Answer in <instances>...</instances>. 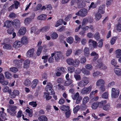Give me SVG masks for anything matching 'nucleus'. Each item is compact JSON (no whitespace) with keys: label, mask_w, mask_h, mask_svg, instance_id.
<instances>
[{"label":"nucleus","mask_w":121,"mask_h":121,"mask_svg":"<svg viewBox=\"0 0 121 121\" xmlns=\"http://www.w3.org/2000/svg\"><path fill=\"white\" fill-rule=\"evenodd\" d=\"M9 40L8 39H5L3 40L2 43L4 45L3 48L7 50H10L12 49L11 44L9 42Z\"/></svg>","instance_id":"f257e3e1"},{"label":"nucleus","mask_w":121,"mask_h":121,"mask_svg":"<svg viewBox=\"0 0 121 121\" xmlns=\"http://www.w3.org/2000/svg\"><path fill=\"white\" fill-rule=\"evenodd\" d=\"M53 87V86L51 82H48L47 83L45 90L47 92L50 94V95H52L55 93Z\"/></svg>","instance_id":"f03ea898"},{"label":"nucleus","mask_w":121,"mask_h":121,"mask_svg":"<svg viewBox=\"0 0 121 121\" xmlns=\"http://www.w3.org/2000/svg\"><path fill=\"white\" fill-rule=\"evenodd\" d=\"M9 93L10 97L12 99L15 98L16 96H19L20 94L18 90H14L12 92L11 89L9 91Z\"/></svg>","instance_id":"7ed1b4c3"},{"label":"nucleus","mask_w":121,"mask_h":121,"mask_svg":"<svg viewBox=\"0 0 121 121\" xmlns=\"http://www.w3.org/2000/svg\"><path fill=\"white\" fill-rule=\"evenodd\" d=\"M87 10L85 8H83L76 13V15L82 17L86 16L87 14Z\"/></svg>","instance_id":"20e7f679"},{"label":"nucleus","mask_w":121,"mask_h":121,"mask_svg":"<svg viewBox=\"0 0 121 121\" xmlns=\"http://www.w3.org/2000/svg\"><path fill=\"white\" fill-rule=\"evenodd\" d=\"M118 89H116L114 88H112L111 96L112 98H117L118 96L119 93Z\"/></svg>","instance_id":"39448f33"},{"label":"nucleus","mask_w":121,"mask_h":121,"mask_svg":"<svg viewBox=\"0 0 121 121\" xmlns=\"http://www.w3.org/2000/svg\"><path fill=\"white\" fill-rule=\"evenodd\" d=\"M92 86L90 85L88 87H85L81 90V93L83 94H89L91 92Z\"/></svg>","instance_id":"423d86ee"},{"label":"nucleus","mask_w":121,"mask_h":121,"mask_svg":"<svg viewBox=\"0 0 121 121\" xmlns=\"http://www.w3.org/2000/svg\"><path fill=\"white\" fill-rule=\"evenodd\" d=\"M62 54L60 52H56L55 55L54 57L55 60L56 61H59V60H60L62 57Z\"/></svg>","instance_id":"0eeeda50"},{"label":"nucleus","mask_w":121,"mask_h":121,"mask_svg":"<svg viewBox=\"0 0 121 121\" xmlns=\"http://www.w3.org/2000/svg\"><path fill=\"white\" fill-rule=\"evenodd\" d=\"M21 60H20L17 59L14 60H13V64H14L15 66L17 67L18 68H20L22 66V60L23 59H21Z\"/></svg>","instance_id":"6e6552de"},{"label":"nucleus","mask_w":121,"mask_h":121,"mask_svg":"<svg viewBox=\"0 0 121 121\" xmlns=\"http://www.w3.org/2000/svg\"><path fill=\"white\" fill-rule=\"evenodd\" d=\"M35 50L33 48L28 50L26 53V56L28 57H31L34 54Z\"/></svg>","instance_id":"1a4fd4ad"},{"label":"nucleus","mask_w":121,"mask_h":121,"mask_svg":"<svg viewBox=\"0 0 121 121\" xmlns=\"http://www.w3.org/2000/svg\"><path fill=\"white\" fill-rule=\"evenodd\" d=\"M105 5L104 4L101 5L99 7L98 12L102 14H103L105 12Z\"/></svg>","instance_id":"9d476101"},{"label":"nucleus","mask_w":121,"mask_h":121,"mask_svg":"<svg viewBox=\"0 0 121 121\" xmlns=\"http://www.w3.org/2000/svg\"><path fill=\"white\" fill-rule=\"evenodd\" d=\"M20 22L17 19L14 20L13 22V25L15 28H19Z\"/></svg>","instance_id":"9b49d317"},{"label":"nucleus","mask_w":121,"mask_h":121,"mask_svg":"<svg viewBox=\"0 0 121 121\" xmlns=\"http://www.w3.org/2000/svg\"><path fill=\"white\" fill-rule=\"evenodd\" d=\"M67 81L65 82L64 85L66 86H68L71 85L70 86L71 87H72L73 86V85L72 84V83L73 82V81L70 79H68V80H66Z\"/></svg>","instance_id":"f8f14e48"},{"label":"nucleus","mask_w":121,"mask_h":121,"mask_svg":"<svg viewBox=\"0 0 121 121\" xmlns=\"http://www.w3.org/2000/svg\"><path fill=\"white\" fill-rule=\"evenodd\" d=\"M26 29L25 27H22L19 30L18 33H19L20 35H23L26 33Z\"/></svg>","instance_id":"ddd939ff"},{"label":"nucleus","mask_w":121,"mask_h":121,"mask_svg":"<svg viewBox=\"0 0 121 121\" xmlns=\"http://www.w3.org/2000/svg\"><path fill=\"white\" fill-rule=\"evenodd\" d=\"M89 45L90 46H91L92 45L93 47L94 48H96L97 47V42L92 39H90L89 41Z\"/></svg>","instance_id":"4468645a"},{"label":"nucleus","mask_w":121,"mask_h":121,"mask_svg":"<svg viewBox=\"0 0 121 121\" xmlns=\"http://www.w3.org/2000/svg\"><path fill=\"white\" fill-rule=\"evenodd\" d=\"M4 24V27L5 26L6 27L9 28L13 25V22L9 20H7L5 22Z\"/></svg>","instance_id":"2eb2a0df"},{"label":"nucleus","mask_w":121,"mask_h":121,"mask_svg":"<svg viewBox=\"0 0 121 121\" xmlns=\"http://www.w3.org/2000/svg\"><path fill=\"white\" fill-rule=\"evenodd\" d=\"M22 46V42L20 41L17 40L14 43V47L16 48H18Z\"/></svg>","instance_id":"dca6fc26"},{"label":"nucleus","mask_w":121,"mask_h":121,"mask_svg":"<svg viewBox=\"0 0 121 121\" xmlns=\"http://www.w3.org/2000/svg\"><path fill=\"white\" fill-rule=\"evenodd\" d=\"M97 65L96 66V67L97 68H100L103 67V63L100 60H98L96 63Z\"/></svg>","instance_id":"f3484780"},{"label":"nucleus","mask_w":121,"mask_h":121,"mask_svg":"<svg viewBox=\"0 0 121 121\" xmlns=\"http://www.w3.org/2000/svg\"><path fill=\"white\" fill-rule=\"evenodd\" d=\"M83 0H78L77 1V4L78 8H81L84 7L85 5H83Z\"/></svg>","instance_id":"a211bd4d"},{"label":"nucleus","mask_w":121,"mask_h":121,"mask_svg":"<svg viewBox=\"0 0 121 121\" xmlns=\"http://www.w3.org/2000/svg\"><path fill=\"white\" fill-rule=\"evenodd\" d=\"M30 60L28 59H26L24 62V67L26 68H28L30 65Z\"/></svg>","instance_id":"6ab92c4d"},{"label":"nucleus","mask_w":121,"mask_h":121,"mask_svg":"<svg viewBox=\"0 0 121 121\" xmlns=\"http://www.w3.org/2000/svg\"><path fill=\"white\" fill-rule=\"evenodd\" d=\"M47 16L46 15L42 14L38 17L37 19L38 20H45L46 19Z\"/></svg>","instance_id":"aec40b11"},{"label":"nucleus","mask_w":121,"mask_h":121,"mask_svg":"<svg viewBox=\"0 0 121 121\" xmlns=\"http://www.w3.org/2000/svg\"><path fill=\"white\" fill-rule=\"evenodd\" d=\"M105 82L102 79H99L98 80L96 83V85L98 86H101L104 84Z\"/></svg>","instance_id":"412c9836"},{"label":"nucleus","mask_w":121,"mask_h":121,"mask_svg":"<svg viewBox=\"0 0 121 121\" xmlns=\"http://www.w3.org/2000/svg\"><path fill=\"white\" fill-rule=\"evenodd\" d=\"M39 80L38 79H34L32 82L33 84L31 86V87L32 89L35 88Z\"/></svg>","instance_id":"4be33fe9"},{"label":"nucleus","mask_w":121,"mask_h":121,"mask_svg":"<svg viewBox=\"0 0 121 121\" xmlns=\"http://www.w3.org/2000/svg\"><path fill=\"white\" fill-rule=\"evenodd\" d=\"M39 121H48V119L46 117L45 115H41L38 118Z\"/></svg>","instance_id":"5701e85b"},{"label":"nucleus","mask_w":121,"mask_h":121,"mask_svg":"<svg viewBox=\"0 0 121 121\" xmlns=\"http://www.w3.org/2000/svg\"><path fill=\"white\" fill-rule=\"evenodd\" d=\"M4 75L6 78L9 79H10L12 77L11 73L9 72H5L4 73Z\"/></svg>","instance_id":"b1692460"},{"label":"nucleus","mask_w":121,"mask_h":121,"mask_svg":"<svg viewBox=\"0 0 121 121\" xmlns=\"http://www.w3.org/2000/svg\"><path fill=\"white\" fill-rule=\"evenodd\" d=\"M55 70L56 72H60L61 73L62 72L64 73L65 72V69L62 67H57L56 69Z\"/></svg>","instance_id":"393cba45"},{"label":"nucleus","mask_w":121,"mask_h":121,"mask_svg":"<svg viewBox=\"0 0 121 121\" xmlns=\"http://www.w3.org/2000/svg\"><path fill=\"white\" fill-rule=\"evenodd\" d=\"M91 55L92 56H94L93 60H95L99 57V55L98 54L94 51L92 52L91 54Z\"/></svg>","instance_id":"a878e982"},{"label":"nucleus","mask_w":121,"mask_h":121,"mask_svg":"<svg viewBox=\"0 0 121 121\" xmlns=\"http://www.w3.org/2000/svg\"><path fill=\"white\" fill-rule=\"evenodd\" d=\"M22 43L23 44L26 45L28 43V40L27 37L25 36H24L21 39Z\"/></svg>","instance_id":"bb28decb"},{"label":"nucleus","mask_w":121,"mask_h":121,"mask_svg":"<svg viewBox=\"0 0 121 121\" xmlns=\"http://www.w3.org/2000/svg\"><path fill=\"white\" fill-rule=\"evenodd\" d=\"M115 73L118 76L121 75V69L118 68H115L114 69Z\"/></svg>","instance_id":"cd10ccee"},{"label":"nucleus","mask_w":121,"mask_h":121,"mask_svg":"<svg viewBox=\"0 0 121 121\" xmlns=\"http://www.w3.org/2000/svg\"><path fill=\"white\" fill-rule=\"evenodd\" d=\"M99 106V104L97 101L94 102L93 103L91 106L92 108L93 109H96Z\"/></svg>","instance_id":"c85d7f7f"},{"label":"nucleus","mask_w":121,"mask_h":121,"mask_svg":"<svg viewBox=\"0 0 121 121\" xmlns=\"http://www.w3.org/2000/svg\"><path fill=\"white\" fill-rule=\"evenodd\" d=\"M80 63V61L79 60L76 59L73 61L72 66L75 67H77L79 65Z\"/></svg>","instance_id":"c756f323"},{"label":"nucleus","mask_w":121,"mask_h":121,"mask_svg":"<svg viewBox=\"0 0 121 121\" xmlns=\"http://www.w3.org/2000/svg\"><path fill=\"white\" fill-rule=\"evenodd\" d=\"M116 53V57L117 58H119L121 57V50L118 49L115 52Z\"/></svg>","instance_id":"7c9ffc66"},{"label":"nucleus","mask_w":121,"mask_h":121,"mask_svg":"<svg viewBox=\"0 0 121 121\" xmlns=\"http://www.w3.org/2000/svg\"><path fill=\"white\" fill-rule=\"evenodd\" d=\"M63 22V19H61L58 20L56 24L55 25V26L57 27L60 25H62Z\"/></svg>","instance_id":"2f4dec72"},{"label":"nucleus","mask_w":121,"mask_h":121,"mask_svg":"<svg viewBox=\"0 0 121 121\" xmlns=\"http://www.w3.org/2000/svg\"><path fill=\"white\" fill-rule=\"evenodd\" d=\"M89 49L87 47H85L84 49V54L86 56H87L90 54Z\"/></svg>","instance_id":"473e14b6"},{"label":"nucleus","mask_w":121,"mask_h":121,"mask_svg":"<svg viewBox=\"0 0 121 121\" xmlns=\"http://www.w3.org/2000/svg\"><path fill=\"white\" fill-rule=\"evenodd\" d=\"M110 104H108L104 105L103 107V109L105 111L109 110L110 109Z\"/></svg>","instance_id":"72a5a7b5"},{"label":"nucleus","mask_w":121,"mask_h":121,"mask_svg":"<svg viewBox=\"0 0 121 121\" xmlns=\"http://www.w3.org/2000/svg\"><path fill=\"white\" fill-rule=\"evenodd\" d=\"M106 103L107 101L106 100L101 101L99 102H98V103L99 104L98 107L99 108H103V106Z\"/></svg>","instance_id":"f704fd0d"},{"label":"nucleus","mask_w":121,"mask_h":121,"mask_svg":"<svg viewBox=\"0 0 121 121\" xmlns=\"http://www.w3.org/2000/svg\"><path fill=\"white\" fill-rule=\"evenodd\" d=\"M101 15L99 13H96L95 15V19L96 21L99 20L102 17Z\"/></svg>","instance_id":"c9c22d12"},{"label":"nucleus","mask_w":121,"mask_h":121,"mask_svg":"<svg viewBox=\"0 0 121 121\" xmlns=\"http://www.w3.org/2000/svg\"><path fill=\"white\" fill-rule=\"evenodd\" d=\"M66 41L68 43L71 44L73 42V39L72 37L69 36L67 38Z\"/></svg>","instance_id":"e433bc0d"},{"label":"nucleus","mask_w":121,"mask_h":121,"mask_svg":"<svg viewBox=\"0 0 121 121\" xmlns=\"http://www.w3.org/2000/svg\"><path fill=\"white\" fill-rule=\"evenodd\" d=\"M42 46H40L38 48L36 52V54L37 56H39L41 53L42 50Z\"/></svg>","instance_id":"4c0bfd02"},{"label":"nucleus","mask_w":121,"mask_h":121,"mask_svg":"<svg viewBox=\"0 0 121 121\" xmlns=\"http://www.w3.org/2000/svg\"><path fill=\"white\" fill-rule=\"evenodd\" d=\"M49 29V27L48 26H45L39 29L40 32H46L48 31Z\"/></svg>","instance_id":"58836bf2"},{"label":"nucleus","mask_w":121,"mask_h":121,"mask_svg":"<svg viewBox=\"0 0 121 121\" xmlns=\"http://www.w3.org/2000/svg\"><path fill=\"white\" fill-rule=\"evenodd\" d=\"M66 61L67 63L69 65H73L74 60L72 58H69L67 59Z\"/></svg>","instance_id":"ea45409f"},{"label":"nucleus","mask_w":121,"mask_h":121,"mask_svg":"<svg viewBox=\"0 0 121 121\" xmlns=\"http://www.w3.org/2000/svg\"><path fill=\"white\" fill-rule=\"evenodd\" d=\"M51 38L53 39H55L57 38L58 36V34L56 32H53L51 35Z\"/></svg>","instance_id":"a19ab883"},{"label":"nucleus","mask_w":121,"mask_h":121,"mask_svg":"<svg viewBox=\"0 0 121 121\" xmlns=\"http://www.w3.org/2000/svg\"><path fill=\"white\" fill-rule=\"evenodd\" d=\"M0 115L3 119L4 120H7L5 117L6 116V114L3 112V111H0Z\"/></svg>","instance_id":"79ce46f5"},{"label":"nucleus","mask_w":121,"mask_h":121,"mask_svg":"<svg viewBox=\"0 0 121 121\" xmlns=\"http://www.w3.org/2000/svg\"><path fill=\"white\" fill-rule=\"evenodd\" d=\"M31 82L29 79H26L24 82V84L26 86H28L30 85Z\"/></svg>","instance_id":"37998d69"},{"label":"nucleus","mask_w":121,"mask_h":121,"mask_svg":"<svg viewBox=\"0 0 121 121\" xmlns=\"http://www.w3.org/2000/svg\"><path fill=\"white\" fill-rule=\"evenodd\" d=\"M31 21L30 17H27L25 19L24 22L26 25H27L29 24Z\"/></svg>","instance_id":"c03bdc74"},{"label":"nucleus","mask_w":121,"mask_h":121,"mask_svg":"<svg viewBox=\"0 0 121 121\" xmlns=\"http://www.w3.org/2000/svg\"><path fill=\"white\" fill-rule=\"evenodd\" d=\"M80 95L78 92L76 93L74 95H72V97L73 99L74 100H76L78 98L80 97Z\"/></svg>","instance_id":"a18cd8bd"},{"label":"nucleus","mask_w":121,"mask_h":121,"mask_svg":"<svg viewBox=\"0 0 121 121\" xmlns=\"http://www.w3.org/2000/svg\"><path fill=\"white\" fill-rule=\"evenodd\" d=\"M117 39V37H113L111 39L110 42L111 44L112 45L114 44Z\"/></svg>","instance_id":"49530a36"},{"label":"nucleus","mask_w":121,"mask_h":121,"mask_svg":"<svg viewBox=\"0 0 121 121\" xmlns=\"http://www.w3.org/2000/svg\"><path fill=\"white\" fill-rule=\"evenodd\" d=\"M89 98L87 96H86L84 97L82 103L83 104H86L89 101Z\"/></svg>","instance_id":"de8ad7c7"},{"label":"nucleus","mask_w":121,"mask_h":121,"mask_svg":"<svg viewBox=\"0 0 121 121\" xmlns=\"http://www.w3.org/2000/svg\"><path fill=\"white\" fill-rule=\"evenodd\" d=\"M9 70L11 71L13 73H16L18 70L17 68L14 67L10 68Z\"/></svg>","instance_id":"09e8293b"},{"label":"nucleus","mask_w":121,"mask_h":121,"mask_svg":"<svg viewBox=\"0 0 121 121\" xmlns=\"http://www.w3.org/2000/svg\"><path fill=\"white\" fill-rule=\"evenodd\" d=\"M80 109V107L79 105H78L75 107L73 109V113L74 114L76 113Z\"/></svg>","instance_id":"8fccbe9b"},{"label":"nucleus","mask_w":121,"mask_h":121,"mask_svg":"<svg viewBox=\"0 0 121 121\" xmlns=\"http://www.w3.org/2000/svg\"><path fill=\"white\" fill-rule=\"evenodd\" d=\"M61 110L64 112L67 111V110H69V107L68 106L65 105L62 108Z\"/></svg>","instance_id":"3c124183"},{"label":"nucleus","mask_w":121,"mask_h":121,"mask_svg":"<svg viewBox=\"0 0 121 121\" xmlns=\"http://www.w3.org/2000/svg\"><path fill=\"white\" fill-rule=\"evenodd\" d=\"M68 70L69 73H72L74 71V68L73 66L69 67L68 68Z\"/></svg>","instance_id":"603ef678"},{"label":"nucleus","mask_w":121,"mask_h":121,"mask_svg":"<svg viewBox=\"0 0 121 121\" xmlns=\"http://www.w3.org/2000/svg\"><path fill=\"white\" fill-rule=\"evenodd\" d=\"M87 70H91L93 68V66H92L91 64H87L85 66Z\"/></svg>","instance_id":"864d4df0"},{"label":"nucleus","mask_w":121,"mask_h":121,"mask_svg":"<svg viewBox=\"0 0 121 121\" xmlns=\"http://www.w3.org/2000/svg\"><path fill=\"white\" fill-rule=\"evenodd\" d=\"M29 104L34 107H36L37 105V104L36 103V101L35 102L33 101L30 102Z\"/></svg>","instance_id":"5fc2aeb1"},{"label":"nucleus","mask_w":121,"mask_h":121,"mask_svg":"<svg viewBox=\"0 0 121 121\" xmlns=\"http://www.w3.org/2000/svg\"><path fill=\"white\" fill-rule=\"evenodd\" d=\"M82 72L84 73L85 75H89L90 74V71L87 70L84 68L83 69H82Z\"/></svg>","instance_id":"6e6d98bb"},{"label":"nucleus","mask_w":121,"mask_h":121,"mask_svg":"<svg viewBox=\"0 0 121 121\" xmlns=\"http://www.w3.org/2000/svg\"><path fill=\"white\" fill-rule=\"evenodd\" d=\"M103 39H101L99 41V42L97 43V46L101 48L102 47L103 45Z\"/></svg>","instance_id":"4d7b16f0"},{"label":"nucleus","mask_w":121,"mask_h":121,"mask_svg":"<svg viewBox=\"0 0 121 121\" xmlns=\"http://www.w3.org/2000/svg\"><path fill=\"white\" fill-rule=\"evenodd\" d=\"M94 37L97 40H98L100 38L99 33L98 32H96L94 35Z\"/></svg>","instance_id":"13d9d810"},{"label":"nucleus","mask_w":121,"mask_h":121,"mask_svg":"<svg viewBox=\"0 0 121 121\" xmlns=\"http://www.w3.org/2000/svg\"><path fill=\"white\" fill-rule=\"evenodd\" d=\"M86 60V58L84 56H82L80 60V62L81 63H85Z\"/></svg>","instance_id":"bf43d9fd"},{"label":"nucleus","mask_w":121,"mask_h":121,"mask_svg":"<svg viewBox=\"0 0 121 121\" xmlns=\"http://www.w3.org/2000/svg\"><path fill=\"white\" fill-rule=\"evenodd\" d=\"M108 93L107 92H105L102 94V98L107 99L108 98Z\"/></svg>","instance_id":"052dcab7"},{"label":"nucleus","mask_w":121,"mask_h":121,"mask_svg":"<svg viewBox=\"0 0 121 121\" xmlns=\"http://www.w3.org/2000/svg\"><path fill=\"white\" fill-rule=\"evenodd\" d=\"M72 52V50L71 49H69L67 50L66 52V54L67 56H69Z\"/></svg>","instance_id":"680f3d73"},{"label":"nucleus","mask_w":121,"mask_h":121,"mask_svg":"<svg viewBox=\"0 0 121 121\" xmlns=\"http://www.w3.org/2000/svg\"><path fill=\"white\" fill-rule=\"evenodd\" d=\"M97 5L96 4H94V3L93 2H92L91 4L89 6V9H91L92 8L93 9H94L96 8L97 7Z\"/></svg>","instance_id":"e2e57ef3"},{"label":"nucleus","mask_w":121,"mask_h":121,"mask_svg":"<svg viewBox=\"0 0 121 121\" xmlns=\"http://www.w3.org/2000/svg\"><path fill=\"white\" fill-rule=\"evenodd\" d=\"M14 29L13 28H9L7 30V31L8 33L10 34H12L14 31Z\"/></svg>","instance_id":"0e129e2a"},{"label":"nucleus","mask_w":121,"mask_h":121,"mask_svg":"<svg viewBox=\"0 0 121 121\" xmlns=\"http://www.w3.org/2000/svg\"><path fill=\"white\" fill-rule=\"evenodd\" d=\"M88 20H87V18H84L82 22V26L86 25V24Z\"/></svg>","instance_id":"69168bd1"},{"label":"nucleus","mask_w":121,"mask_h":121,"mask_svg":"<svg viewBox=\"0 0 121 121\" xmlns=\"http://www.w3.org/2000/svg\"><path fill=\"white\" fill-rule=\"evenodd\" d=\"M14 5L15 7V9H17L18 8V6L19 4L20 3L17 1H14Z\"/></svg>","instance_id":"338daca9"},{"label":"nucleus","mask_w":121,"mask_h":121,"mask_svg":"<svg viewBox=\"0 0 121 121\" xmlns=\"http://www.w3.org/2000/svg\"><path fill=\"white\" fill-rule=\"evenodd\" d=\"M117 30L119 32H121V24L118 23L117 26Z\"/></svg>","instance_id":"774afa93"}]
</instances>
